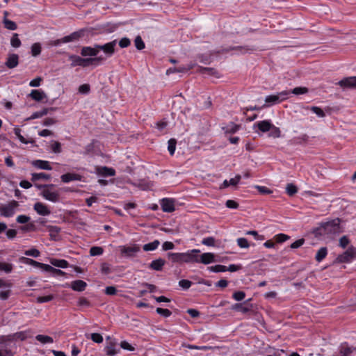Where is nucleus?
I'll return each mask as SVG.
<instances>
[{
	"label": "nucleus",
	"mask_w": 356,
	"mask_h": 356,
	"mask_svg": "<svg viewBox=\"0 0 356 356\" xmlns=\"http://www.w3.org/2000/svg\"><path fill=\"white\" fill-rule=\"evenodd\" d=\"M200 252L197 249H193L181 253L169 252L168 257L173 263H195V261H197V253Z\"/></svg>",
	"instance_id": "f257e3e1"
},
{
	"label": "nucleus",
	"mask_w": 356,
	"mask_h": 356,
	"mask_svg": "<svg viewBox=\"0 0 356 356\" xmlns=\"http://www.w3.org/2000/svg\"><path fill=\"white\" fill-rule=\"evenodd\" d=\"M340 230V220L335 218L325 222H323L317 227L314 233L316 235H329L339 233Z\"/></svg>",
	"instance_id": "f03ea898"
},
{
	"label": "nucleus",
	"mask_w": 356,
	"mask_h": 356,
	"mask_svg": "<svg viewBox=\"0 0 356 356\" xmlns=\"http://www.w3.org/2000/svg\"><path fill=\"white\" fill-rule=\"evenodd\" d=\"M70 60L72 61L71 67L81 66L86 67L93 63H99L105 60V58L103 56H96L95 58H83L76 55H70L69 56Z\"/></svg>",
	"instance_id": "7ed1b4c3"
},
{
	"label": "nucleus",
	"mask_w": 356,
	"mask_h": 356,
	"mask_svg": "<svg viewBox=\"0 0 356 356\" xmlns=\"http://www.w3.org/2000/svg\"><path fill=\"white\" fill-rule=\"evenodd\" d=\"M19 207V203L15 200H12L8 204H0V214L5 218H10L14 216Z\"/></svg>",
	"instance_id": "20e7f679"
},
{
	"label": "nucleus",
	"mask_w": 356,
	"mask_h": 356,
	"mask_svg": "<svg viewBox=\"0 0 356 356\" xmlns=\"http://www.w3.org/2000/svg\"><path fill=\"white\" fill-rule=\"evenodd\" d=\"M290 91L283 90L275 95H270L266 97L265 102L268 105L280 103L289 97Z\"/></svg>",
	"instance_id": "39448f33"
},
{
	"label": "nucleus",
	"mask_w": 356,
	"mask_h": 356,
	"mask_svg": "<svg viewBox=\"0 0 356 356\" xmlns=\"http://www.w3.org/2000/svg\"><path fill=\"white\" fill-rule=\"evenodd\" d=\"M54 184H49L48 186L42 191L41 195L47 200L51 202H57L59 201L60 194L57 191H54Z\"/></svg>",
	"instance_id": "423d86ee"
},
{
	"label": "nucleus",
	"mask_w": 356,
	"mask_h": 356,
	"mask_svg": "<svg viewBox=\"0 0 356 356\" xmlns=\"http://www.w3.org/2000/svg\"><path fill=\"white\" fill-rule=\"evenodd\" d=\"M356 257V249L350 246L343 253L336 258L337 263H350Z\"/></svg>",
	"instance_id": "0eeeda50"
},
{
	"label": "nucleus",
	"mask_w": 356,
	"mask_h": 356,
	"mask_svg": "<svg viewBox=\"0 0 356 356\" xmlns=\"http://www.w3.org/2000/svg\"><path fill=\"white\" fill-rule=\"evenodd\" d=\"M117 41L113 40L102 45L97 44V48H98L99 51L101 50L104 51L106 56L103 57L105 58L106 60L107 58L112 56L115 53V47Z\"/></svg>",
	"instance_id": "6e6552de"
},
{
	"label": "nucleus",
	"mask_w": 356,
	"mask_h": 356,
	"mask_svg": "<svg viewBox=\"0 0 356 356\" xmlns=\"http://www.w3.org/2000/svg\"><path fill=\"white\" fill-rule=\"evenodd\" d=\"M163 211L171 213L175 210V200L172 198L165 197L160 200Z\"/></svg>",
	"instance_id": "1a4fd4ad"
},
{
	"label": "nucleus",
	"mask_w": 356,
	"mask_h": 356,
	"mask_svg": "<svg viewBox=\"0 0 356 356\" xmlns=\"http://www.w3.org/2000/svg\"><path fill=\"white\" fill-rule=\"evenodd\" d=\"M120 248L122 254L127 257H133L140 251V246L136 244L131 246L122 245Z\"/></svg>",
	"instance_id": "9d476101"
},
{
	"label": "nucleus",
	"mask_w": 356,
	"mask_h": 356,
	"mask_svg": "<svg viewBox=\"0 0 356 356\" xmlns=\"http://www.w3.org/2000/svg\"><path fill=\"white\" fill-rule=\"evenodd\" d=\"M197 260L195 263L209 264L216 261L215 254L211 252H206L199 255L198 253H197Z\"/></svg>",
	"instance_id": "9b49d317"
},
{
	"label": "nucleus",
	"mask_w": 356,
	"mask_h": 356,
	"mask_svg": "<svg viewBox=\"0 0 356 356\" xmlns=\"http://www.w3.org/2000/svg\"><path fill=\"white\" fill-rule=\"evenodd\" d=\"M86 32L85 29H80L77 31H74L70 34L69 35L65 36L63 38V41L65 43L78 41L80 38L84 36V33Z\"/></svg>",
	"instance_id": "f8f14e48"
},
{
	"label": "nucleus",
	"mask_w": 356,
	"mask_h": 356,
	"mask_svg": "<svg viewBox=\"0 0 356 356\" xmlns=\"http://www.w3.org/2000/svg\"><path fill=\"white\" fill-rule=\"evenodd\" d=\"M117 341H112V342H107L104 348V352L106 356H115L120 352V349L116 348Z\"/></svg>",
	"instance_id": "ddd939ff"
},
{
	"label": "nucleus",
	"mask_w": 356,
	"mask_h": 356,
	"mask_svg": "<svg viewBox=\"0 0 356 356\" xmlns=\"http://www.w3.org/2000/svg\"><path fill=\"white\" fill-rule=\"evenodd\" d=\"M33 209L38 215L46 216L51 213V210L49 207L42 202H36L33 205Z\"/></svg>",
	"instance_id": "4468645a"
},
{
	"label": "nucleus",
	"mask_w": 356,
	"mask_h": 356,
	"mask_svg": "<svg viewBox=\"0 0 356 356\" xmlns=\"http://www.w3.org/2000/svg\"><path fill=\"white\" fill-rule=\"evenodd\" d=\"M31 165L37 169L51 170L52 168L50 165L49 161L44 160H33L31 162Z\"/></svg>",
	"instance_id": "2eb2a0df"
},
{
	"label": "nucleus",
	"mask_w": 356,
	"mask_h": 356,
	"mask_svg": "<svg viewBox=\"0 0 356 356\" xmlns=\"http://www.w3.org/2000/svg\"><path fill=\"white\" fill-rule=\"evenodd\" d=\"M338 84L344 88H356V76L345 78L339 81Z\"/></svg>",
	"instance_id": "dca6fc26"
},
{
	"label": "nucleus",
	"mask_w": 356,
	"mask_h": 356,
	"mask_svg": "<svg viewBox=\"0 0 356 356\" xmlns=\"http://www.w3.org/2000/svg\"><path fill=\"white\" fill-rule=\"evenodd\" d=\"M70 286L71 289L75 291L81 292L85 291L87 287V283L81 280H77L72 281Z\"/></svg>",
	"instance_id": "f3484780"
},
{
	"label": "nucleus",
	"mask_w": 356,
	"mask_h": 356,
	"mask_svg": "<svg viewBox=\"0 0 356 356\" xmlns=\"http://www.w3.org/2000/svg\"><path fill=\"white\" fill-rule=\"evenodd\" d=\"M19 56L17 54H9L7 60L5 63L6 66L9 69L15 68L18 65Z\"/></svg>",
	"instance_id": "a211bd4d"
},
{
	"label": "nucleus",
	"mask_w": 356,
	"mask_h": 356,
	"mask_svg": "<svg viewBox=\"0 0 356 356\" xmlns=\"http://www.w3.org/2000/svg\"><path fill=\"white\" fill-rule=\"evenodd\" d=\"M60 179L64 183H69L72 181H81L82 176L76 173H66L61 175Z\"/></svg>",
	"instance_id": "6ab92c4d"
},
{
	"label": "nucleus",
	"mask_w": 356,
	"mask_h": 356,
	"mask_svg": "<svg viewBox=\"0 0 356 356\" xmlns=\"http://www.w3.org/2000/svg\"><path fill=\"white\" fill-rule=\"evenodd\" d=\"M99 53V49L97 48V44L94 47H83L81 49V54L83 56H96Z\"/></svg>",
	"instance_id": "aec40b11"
},
{
	"label": "nucleus",
	"mask_w": 356,
	"mask_h": 356,
	"mask_svg": "<svg viewBox=\"0 0 356 356\" xmlns=\"http://www.w3.org/2000/svg\"><path fill=\"white\" fill-rule=\"evenodd\" d=\"M19 261L23 263V264H27V265H31V266H35V267L41 268L43 270H44V266L46 265L44 264H42V263H40L38 261H35V260H33L32 259L24 257H20L19 258Z\"/></svg>",
	"instance_id": "412c9836"
},
{
	"label": "nucleus",
	"mask_w": 356,
	"mask_h": 356,
	"mask_svg": "<svg viewBox=\"0 0 356 356\" xmlns=\"http://www.w3.org/2000/svg\"><path fill=\"white\" fill-rule=\"evenodd\" d=\"M241 178V177L240 175H236L235 177L230 179L229 181L225 180L220 186V188H225L229 186H234L239 183Z\"/></svg>",
	"instance_id": "4be33fe9"
},
{
	"label": "nucleus",
	"mask_w": 356,
	"mask_h": 356,
	"mask_svg": "<svg viewBox=\"0 0 356 356\" xmlns=\"http://www.w3.org/2000/svg\"><path fill=\"white\" fill-rule=\"evenodd\" d=\"M165 260L163 259H157L155 260H153L150 264L149 268L154 270H161L163 266L165 265Z\"/></svg>",
	"instance_id": "5701e85b"
},
{
	"label": "nucleus",
	"mask_w": 356,
	"mask_h": 356,
	"mask_svg": "<svg viewBox=\"0 0 356 356\" xmlns=\"http://www.w3.org/2000/svg\"><path fill=\"white\" fill-rule=\"evenodd\" d=\"M258 129L262 132H266L271 129L273 124L268 120H262L257 122Z\"/></svg>",
	"instance_id": "b1692460"
},
{
	"label": "nucleus",
	"mask_w": 356,
	"mask_h": 356,
	"mask_svg": "<svg viewBox=\"0 0 356 356\" xmlns=\"http://www.w3.org/2000/svg\"><path fill=\"white\" fill-rule=\"evenodd\" d=\"M22 130L18 127L16 126L14 128V134L17 137V138L19 140V141L23 144H29V143H33L34 142L33 140H26L22 134H21Z\"/></svg>",
	"instance_id": "393cba45"
},
{
	"label": "nucleus",
	"mask_w": 356,
	"mask_h": 356,
	"mask_svg": "<svg viewBox=\"0 0 356 356\" xmlns=\"http://www.w3.org/2000/svg\"><path fill=\"white\" fill-rule=\"evenodd\" d=\"M353 351V348L348 346L347 344H341L339 348V356H350Z\"/></svg>",
	"instance_id": "a878e982"
},
{
	"label": "nucleus",
	"mask_w": 356,
	"mask_h": 356,
	"mask_svg": "<svg viewBox=\"0 0 356 356\" xmlns=\"http://www.w3.org/2000/svg\"><path fill=\"white\" fill-rule=\"evenodd\" d=\"M240 129V125L230 122L226 127H223L225 134H234Z\"/></svg>",
	"instance_id": "bb28decb"
},
{
	"label": "nucleus",
	"mask_w": 356,
	"mask_h": 356,
	"mask_svg": "<svg viewBox=\"0 0 356 356\" xmlns=\"http://www.w3.org/2000/svg\"><path fill=\"white\" fill-rule=\"evenodd\" d=\"M99 173L104 177H111L115 175V170L112 168L104 166L99 169Z\"/></svg>",
	"instance_id": "cd10ccee"
},
{
	"label": "nucleus",
	"mask_w": 356,
	"mask_h": 356,
	"mask_svg": "<svg viewBox=\"0 0 356 356\" xmlns=\"http://www.w3.org/2000/svg\"><path fill=\"white\" fill-rule=\"evenodd\" d=\"M51 179V175L49 174H46L44 172H39V173H32L31 174V180L33 181H36L40 179H44V180H49Z\"/></svg>",
	"instance_id": "c85d7f7f"
},
{
	"label": "nucleus",
	"mask_w": 356,
	"mask_h": 356,
	"mask_svg": "<svg viewBox=\"0 0 356 356\" xmlns=\"http://www.w3.org/2000/svg\"><path fill=\"white\" fill-rule=\"evenodd\" d=\"M327 254V249L326 247L321 248L316 252L315 259L318 262L322 261Z\"/></svg>",
	"instance_id": "c756f323"
},
{
	"label": "nucleus",
	"mask_w": 356,
	"mask_h": 356,
	"mask_svg": "<svg viewBox=\"0 0 356 356\" xmlns=\"http://www.w3.org/2000/svg\"><path fill=\"white\" fill-rule=\"evenodd\" d=\"M31 97L35 101H42L46 96L44 92L38 90H33L30 93Z\"/></svg>",
	"instance_id": "7c9ffc66"
},
{
	"label": "nucleus",
	"mask_w": 356,
	"mask_h": 356,
	"mask_svg": "<svg viewBox=\"0 0 356 356\" xmlns=\"http://www.w3.org/2000/svg\"><path fill=\"white\" fill-rule=\"evenodd\" d=\"M159 244L160 242L158 240H154L152 242L145 244L143 247V249L145 252L153 251L157 249Z\"/></svg>",
	"instance_id": "2f4dec72"
},
{
	"label": "nucleus",
	"mask_w": 356,
	"mask_h": 356,
	"mask_svg": "<svg viewBox=\"0 0 356 356\" xmlns=\"http://www.w3.org/2000/svg\"><path fill=\"white\" fill-rule=\"evenodd\" d=\"M44 270L47 271V272L52 273L56 276H61V275H64L65 274V273L63 272V270H61L60 269H56L49 264L44 266Z\"/></svg>",
	"instance_id": "473e14b6"
},
{
	"label": "nucleus",
	"mask_w": 356,
	"mask_h": 356,
	"mask_svg": "<svg viewBox=\"0 0 356 356\" xmlns=\"http://www.w3.org/2000/svg\"><path fill=\"white\" fill-rule=\"evenodd\" d=\"M51 264L54 266L61 268H66L68 266V262L65 259H53L51 260Z\"/></svg>",
	"instance_id": "72a5a7b5"
},
{
	"label": "nucleus",
	"mask_w": 356,
	"mask_h": 356,
	"mask_svg": "<svg viewBox=\"0 0 356 356\" xmlns=\"http://www.w3.org/2000/svg\"><path fill=\"white\" fill-rule=\"evenodd\" d=\"M200 72L202 74H208L211 76H214L216 77H219L218 72L215 69L211 67H200Z\"/></svg>",
	"instance_id": "f704fd0d"
},
{
	"label": "nucleus",
	"mask_w": 356,
	"mask_h": 356,
	"mask_svg": "<svg viewBox=\"0 0 356 356\" xmlns=\"http://www.w3.org/2000/svg\"><path fill=\"white\" fill-rule=\"evenodd\" d=\"M35 339L37 341L43 344L51 343L54 342L53 338L47 335L38 334L35 337Z\"/></svg>",
	"instance_id": "c9c22d12"
},
{
	"label": "nucleus",
	"mask_w": 356,
	"mask_h": 356,
	"mask_svg": "<svg viewBox=\"0 0 356 356\" xmlns=\"http://www.w3.org/2000/svg\"><path fill=\"white\" fill-rule=\"evenodd\" d=\"M10 44L14 48H18L21 46L22 42L19 38L17 33H14L10 39Z\"/></svg>",
	"instance_id": "e433bc0d"
},
{
	"label": "nucleus",
	"mask_w": 356,
	"mask_h": 356,
	"mask_svg": "<svg viewBox=\"0 0 356 356\" xmlns=\"http://www.w3.org/2000/svg\"><path fill=\"white\" fill-rule=\"evenodd\" d=\"M13 269V266L12 264L6 263V262H0V270L3 271L6 273H10L12 272Z\"/></svg>",
	"instance_id": "4c0bfd02"
},
{
	"label": "nucleus",
	"mask_w": 356,
	"mask_h": 356,
	"mask_svg": "<svg viewBox=\"0 0 356 356\" xmlns=\"http://www.w3.org/2000/svg\"><path fill=\"white\" fill-rule=\"evenodd\" d=\"M208 270L211 272H214V273L225 272V271H227V266L220 265V264H218L216 266L208 267Z\"/></svg>",
	"instance_id": "58836bf2"
},
{
	"label": "nucleus",
	"mask_w": 356,
	"mask_h": 356,
	"mask_svg": "<svg viewBox=\"0 0 356 356\" xmlns=\"http://www.w3.org/2000/svg\"><path fill=\"white\" fill-rule=\"evenodd\" d=\"M41 53V45L39 42H35L31 46V54L33 56L36 57Z\"/></svg>",
	"instance_id": "ea45409f"
},
{
	"label": "nucleus",
	"mask_w": 356,
	"mask_h": 356,
	"mask_svg": "<svg viewBox=\"0 0 356 356\" xmlns=\"http://www.w3.org/2000/svg\"><path fill=\"white\" fill-rule=\"evenodd\" d=\"M51 149L55 154L60 153L62 151L61 144L58 141L52 140L51 142Z\"/></svg>",
	"instance_id": "a19ab883"
},
{
	"label": "nucleus",
	"mask_w": 356,
	"mask_h": 356,
	"mask_svg": "<svg viewBox=\"0 0 356 356\" xmlns=\"http://www.w3.org/2000/svg\"><path fill=\"white\" fill-rule=\"evenodd\" d=\"M104 249L99 246H92L90 249V256H100L103 254Z\"/></svg>",
	"instance_id": "79ce46f5"
},
{
	"label": "nucleus",
	"mask_w": 356,
	"mask_h": 356,
	"mask_svg": "<svg viewBox=\"0 0 356 356\" xmlns=\"http://www.w3.org/2000/svg\"><path fill=\"white\" fill-rule=\"evenodd\" d=\"M232 309L234 310H236V311L241 312H242L243 314L248 313L250 310V307H246V306H243L241 303H236V304L232 306Z\"/></svg>",
	"instance_id": "37998d69"
},
{
	"label": "nucleus",
	"mask_w": 356,
	"mask_h": 356,
	"mask_svg": "<svg viewBox=\"0 0 356 356\" xmlns=\"http://www.w3.org/2000/svg\"><path fill=\"white\" fill-rule=\"evenodd\" d=\"M177 140L174 138H171L168 142V149L170 155L175 154L176 149Z\"/></svg>",
	"instance_id": "c03bdc74"
},
{
	"label": "nucleus",
	"mask_w": 356,
	"mask_h": 356,
	"mask_svg": "<svg viewBox=\"0 0 356 356\" xmlns=\"http://www.w3.org/2000/svg\"><path fill=\"white\" fill-rule=\"evenodd\" d=\"M286 192L289 195L292 196L298 192V188L294 184H288L286 186Z\"/></svg>",
	"instance_id": "a18cd8bd"
},
{
	"label": "nucleus",
	"mask_w": 356,
	"mask_h": 356,
	"mask_svg": "<svg viewBox=\"0 0 356 356\" xmlns=\"http://www.w3.org/2000/svg\"><path fill=\"white\" fill-rule=\"evenodd\" d=\"M308 92V88L306 87H296L290 92V94H294L296 95L305 94Z\"/></svg>",
	"instance_id": "49530a36"
},
{
	"label": "nucleus",
	"mask_w": 356,
	"mask_h": 356,
	"mask_svg": "<svg viewBox=\"0 0 356 356\" xmlns=\"http://www.w3.org/2000/svg\"><path fill=\"white\" fill-rule=\"evenodd\" d=\"M54 298V295H48L45 296H39L37 298L36 301L38 303H44L51 301Z\"/></svg>",
	"instance_id": "de8ad7c7"
},
{
	"label": "nucleus",
	"mask_w": 356,
	"mask_h": 356,
	"mask_svg": "<svg viewBox=\"0 0 356 356\" xmlns=\"http://www.w3.org/2000/svg\"><path fill=\"white\" fill-rule=\"evenodd\" d=\"M6 29L14 31L17 29V24L13 21L6 19L3 22Z\"/></svg>",
	"instance_id": "09e8293b"
},
{
	"label": "nucleus",
	"mask_w": 356,
	"mask_h": 356,
	"mask_svg": "<svg viewBox=\"0 0 356 356\" xmlns=\"http://www.w3.org/2000/svg\"><path fill=\"white\" fill-rule=\"evenodd\" d=\"M156 313L163 317L168 318L172 315V312L168 309L158 307L156 310Z\"/></svg>",
	"instance_id": "8fccbe9b"
},
{
	"label": "nucleus",
	"mask_w": 356,
	"mask_h": 356,
	"mask_svg": "<svg viewBox=\"0 0 356 356\" xmlns=\"http://www.w3.org/2000/svg\"><path fill=\"white\" fill-rule=\"evenodd\" d=\"M49 108H43L41 111L35 112L32 114L31 119H36L42 117L48 113Z\"/></svg>",
	"instance_id": "3c124183"
},
{
	"label": "nucleus",
	"mask_w": 356,
	"mask_h": 356,
	"mask_svg": "<svg viewBox=\"0 0 356 356\" xmlns=\"http://www.w3.org/2000/svg\"><path fill=\"white\" fill-rule=\"evenodd\" d=\"M40 251L36 248H31L30 250H26L24 252V254L26 256H30L33 257H38L40 256Z\"/></svg>",
	"instance_id": "603ef678"
},
{
	"label": "nucleus",
	"mask_w": 356,
	"mask_h": 356,
	"mask_svg": "<svg viewBox=\"0 0 356 356\" xmlns=\"http://www.w3.org/2000/svg\"><path fill=\"white\" fill-rule=\"evenodd\" d=\"M236 242L241 248H248L250 247V244L245 238H238Z\"/></svg>",
	"instance_id": "864d4df0"
},
{
	"label": "nucleus",
	"mask_w": 356,
	"mask_h": 356,
	"mask_svg": "<svg viewBox=\"0 0 356 356\" xmlns=\"http://www.w3.org/2000/svg\"><path fill=\"white\" fill-rule=\"evenodd\" d=\"M245 293L242 291H236L232 295V298L236 301H241L245 298Z\"/></svg>",
	"instance_id": "5fc2aeb1"
},
{
	"label": "nucleus",
	"mask_w": 356,
	"mask_h": 356,
	"mask_svg": "<svg viewBox=\"0 0 356 356\" xmlns=\"http://www.w3.org/2000/svg\"><path fill=\"white\" fill-rule=\"evenodd\" d=\"M135 46L138 50H142L145 48V43L140 36H137L134 40Z\"/></svg>",
	"instance_id": "6e6d98bb"
},
{
	"label": "nucleus",
	"mask_w": 356,
	"mask_h": 356,
	"mask_svg": "<svg viewBox=\"0 0 356 356\" xmlns=\"http://www.w3.org/2000/svg\"><path fill=\"white\" fill-rule=\"evenodd\" d=\"M202 243L207 246H214L215 238L211 236L204 238L202 241Z\"/></svg>",
	"instance_id": "4d7b16f0"
},
{
	"label": "nucleus",
	"mask_w": 356,
	"mask_h": 356,
	"mask_svg": "<svg viewBox=\"0 0 356 356\" xmlns=\"http://www.w3.org/2000/svg\"><path fill=\"white\" fill-rule=\"evenodd\" d=\"M20 229L24 232L35 231V226L33 222L28 223L26 225H23L20 227Z\"/></svg>",
	"instance_id": "13d9d810"
},
{
	"label": "nucleus",
	"mask_w": 356,
	"mask_h": 356,
	"mask_svg": "<svg viewBox=\"0 0 356 356\" xmlns=\"http://www.w3.org/2000/svg\"><path fill=\"white\" fill-rule=\"evenodd\" d=\"M310 110L319 118H323L325 116L324 111L318 106H312Z\"/></svg>",
	"instance_id": "bf43d9fd"
},
{
	"label": "nucleus",
	"mask_w": 356,
	"mask_h": 356,
	"mask_svg": "<svg viewBox=\"0 0 356 356\" xmlns=\"http://www.w3.org/2000/svg\"><path fill=\"white\" fill-rule=\"evenodd\" d=\"M275 238L276 242L277 243H283L287 241L289 238V236L285 234H278L275 236Z\"/></svg>",
	"instance_id": "052dcab7"
},
{
	"label": "nucleus",
	"mask_w": 356,
	"mask_h": 356,
	"mask_svg": "<svg viewBox=\"0 0 356 356\" xmlns=\"http://www.w3.org/2000/svg\"><path fill=\"white\" fill-rule=\"evenodd\" d=\"M90 339L95 343H101L103 342V337L99 333H92L90 334Z\"/></svg>",
	"instance_id": "680f3d73"
},
{
	"label": "nucleus",
	"mask_w": 356,
	"mask_h": 356,
	"mask_svg": "<svg viewBox=\"0 0 356 356\" xmlns=\"http://www.w3.org/2000/svg\"><path fill=\"white\" fill-rule=\"evenodd\" d=\"M245 234L253 236L254 239L257 240V241H262V240L264 239V236L259 235L258 234V232L257 231H254V230L247 231Z\"/></svg>",
	"instance_id": "e2e57ef3"
},
{
	"label": "nucleus",
	"mask_w": 356,
	"mask_h": 356,
	"mask_svg": "<svg viewBox=\"0 0 356 356\" xmlns=\"http://www.w3.org/2000/svg\"><path fill=\"white\" fill-rule=\"evenodd\" d=\"M191 285L192 282L188 280H181L179 282V286L185 290L189 289L191 286Z\"/></svg>",
	"instance_id": "0e129e2a"
},
{
	"label": "nucleus",
	"mask_w": 356,
	"mask_h": 356,
	"mask_svg": "<svg viewBox=\"0 0 356 356\" xmlns=\"http://www.w3.org/2000/svg\"><path fill=\"white\" fill-rule=\"evenodd\" d=\"M120 347L124 349L129 351H134L135 350V348L132 346L128 341H122L120 343Z\"/></svg>",
	"instance_id": "69168bd1"
},
{
	"label": "nucleus",
	"mask_w": 356,
	"mask_h": 356,
	"mask_svg": "<svg viewBox=\"0 0 356 356\" xmlns=\"http://www.w3.org/2000/svg\"><path fill=\"white\" fill-rule=\"evenodd\" d=\"M30 217L26 215H19L17 217L16 221L20 224L27 223L30 220Z\"/></svg>",
	"instance_id": "338daca9"
},
{
	"label": "nucleus",
	"mask_w": 356,
	"mask_h": 356,
	"mask_svg": "<svg viewBox=\"0 0 356 356\" xmlns=\"http://www.w3.org/2000/svg\"><path fill=\"white\" fill-rule=\"evenodd\" d=\"M90 86L88 84H82L79 88V92L81 94H88L90 92Z\"/></svg>",
	"instance_id": "774afa93"
}]
</instances>
